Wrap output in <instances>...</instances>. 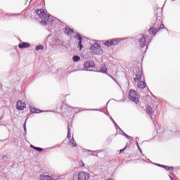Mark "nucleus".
Masks as SVG:
<instances>
[{
    "mask_svg": "<svg viewBox=\"0 0 180 180\" xmlns=\"http://www.w3.org/2000/svg\"><path fill=\"white\" fill-rule=\"evenodd\" d=\"M89 71H94V70H89Z\"/></svg>",
    "mask_w": 180,
    "mask_h": 180,
    "instance_id": "43",
    "label": "nucleus"
},
{
    "mask_svg": "<svg viewBox=\"0 0 180 180\" xmlns=\"http://www.w3.org/2000/svg\"><path fill=\"white\" fill-rule=\"evenodd\" d=\"M90 50L91 53L95 54L96 56H101V54H103V51L101 48L99 44H94L90 47Z\"/></svg>",
    "mask_w": 180,
    "mask_h": 180,
    "instance_id": "5",
    "label": "nucleus"
},
{
    "mask_svg": "<svg viewBox=\"0 0 180 180\" xmlns=\"http://www.w3.org/2000/svg\"><path fill=\"white\" fill-rule=\"evenodd\" d=\"M98 72H102L103 74H106L108 72V65L103 63L100 67Z\"/></svg>",
    "mask_w": 180,
    "mask_h": 180,
    "instance_id": "11",
    "label": "nucleus"
},
{
    "mask_svg": "<svg viewBox=\"0 0 180 180\" xmlns=\"http://www.w3.org/2000/svg\"><path fill=\"white\" fill-rule=\"evenodd\" d=\"M19 49H29L30 44L27 42H22L18 45Z\"/></svg>",
    "mask_w": 180,
    "mask_h": 180,
    "instance_id": "13",
    "label": "nucleus"
},
{
    "mask_svg": "<svg viewBox=\"0 0 180 180\" xmlns=\"http://www.w3.org/2000/svg\"><path fill=\"white\" fill-rule=\"evenodd\" d=\"M157 23H155L153 25V27H150L148 30V33L150 34H153V36H155V34H157V33H158V32H160V30H162V29H164L165 27L164 26V24H161L160 25L158 26Z\"/></svg>",
    "mask_w": 180,
    "mask_h": 180,
    "instance_id": "4",
    "label": "nucleus"
},
{
    "mask_svg": "<svg viewBox=\"0 0 180 180\" xmlns=\"http://www.w3.org/2000/svg\"><path fill=\"white\" fill-rule=\"evenodd\" d=\"M129 99L132 102H134L135 103H137L139 102V94L136 91H134L133 89L129 90Z\"/></svg>",
    "mask_w": 180,
    "mask_h": 180,
    "instance_id": "7",
    "label": "nucleus"
},
{
    "mask_svg": "<svg viewBox=\"0 0 180 180\" xmlns=\"http://www.w3.org/2000/svg\"><path fill=\"white\" fill-rule=\"evenodd\" d=\"M31 148H33L34 150V148H36V146H33V145H30Z\"/></svg>",
    "mask_w": 180,
    "mask_h": 180,
    "instance_id": "37",
    "label": "nucleus"
},
{
    "mask_svg": "<svg viewBox=\"0 0 180 180\" xmlns=\"http://www.w3.org/2000/svg\"><path fill=\"white\" fill-rule=\"evenodd\" d=\"M30 112H32V113H41L44 111L41 110L39 109H37V108H36L34 107V108L30 107Z\"/></svg>",
    "mask_w": 180,
    "mask_h": 180,
    "instance_id": "14",
    "label": "nucleus"
},
{
    "mask_svg": "<svg viewBox=\"0 0 180 180\" xmlns=\"http://www.w3.org/2000/svg\"><path fill=\"white\" fill-rule=\"evenodd\" d=\"M155 165H157V167H160V165H160L158 163H155Z\"/></svg>",
    "mask_w": 180,
    "mask_h": 180,
    "instance_id": "40",
    "label": "nucleus"
},
{
    "mask_svg": "<svg viewBox=\"0 0 180 180\" xmlns=\"http://www.w3.org/2000/svg\"><path fill=\"white\" fill-rule=\"evenodd\" d=\"M87 151L91 152V153H101V150L92 151V150H88Z\"/></svg>",
    "mask_w": 180,
    "mask_h": 180,
    "instance_id": "34",
    "label": "nucleus"
},
{
    "mask_svg": "<svg viewBox=\"0 0 180 180\" xmlns=\"http://www.w3.org/2000/svg\"><path fill=\"white\" fill-rule=\"evenodd\" d=\"M40 180H53V177L49 175H41Z\"/></svg>",
    "mask_w": 180,
    "mask_h": 180,
    "instance_id": "15",
    "label": "nucleus"
},
{
    "mask_svg": "<svg viewBox=\"0 0 180 180\" xmlns=\"http://www.w3.org/2000/svg\"><path fill=\"white\" fill-rule=\"evenodd\" d=\"M111 120H112V123H114L115 126H116V127H118V129H119V126L117 125V124L116 123V122H115V120H113V118L111 117Z\"/></svg>",
    "mask_w": 180,
    "mask_h": 180,
    "instance_id": "30",
    "label": "nucleus"
},
{
    "mask_svg": "<svg viewBox=\"0 0 180 180\" xmlns=\"http://www.w3.org/2000/svg\"><path fill=\"white\" fill-rule=\"evenodd\" d=\"M136 73L135 75V77L134 78V82H141L146 80V79H144V75L143 74V70L136 68Z\"/></svg>",
    "mask_w": 180,
    "mask_h": 180,
    "instance_id": "6",
    "label": "nucleus"
},
{
    "mask_svg": "<svg viewBox=\"0 0 180 180\" xmlns=\"http://www.w3.org/2000/svg\"><path fill=\"white\" fill-rule=\"evenodd\" d=\"M146 110L148 115H153L154 113V110H153L152 107L150 105L147 106Z\"/></svg>",
    "mask_w": 180,
    "mask_h": 180,
    "instance_id": "18",
    "label": "nucleus"
},
{
    "mask_svg": "<svg viewBox=\"0 0 180 180\" xmlns=\"http://www.w3.org/2000/svg\"><path fill=\"white\" fill-rule=\"evenodd\" d=\"M137 85L138 88H139L140 89H144V88H146V86H147L146 84V80H142V82H138Z\"/></svg>",
    "mask_w": 180,
    "mask_h": 180,
    "instance_id": "12",
    "label": "nucleus"
},
{
    "mask_svg": "<svg viewBox=\"0 0 180 180\" xmlns=\"http://www.w3.org/2000/svg\"><path fill=\"white\" fill-rule=\"evenodd\" d=\"M79 50H82L84 49V46L82 45V41H79L78 42Z\"/></svg>",
    "mask_w": 180,
    "mask_h": 180,
    "instance_id": "27",
    "label": "nucleus"
},
{
    "mask_svg": "<svg viewBox=\"0 0 180 180\" xmlns=\"http://www.w3.org/2000/svg\"><path fill=\"white\" fill-rule=\"evenodd\" d=\"M44 46L43 45L37 46L35 48V50H37V51H39V50H44Z\"/></svg>",
    "mask_w": 180,
    "mask_h": 180,
    "instance_id": "22",
    "label": "nucleus"
},
{
    "mask_svg": "<svg viewBox=\"0 0 180 180\" xmlns=\"http://www.w3.org/2000/svg\"><path fill=\"white\" fill-rule=\"evenodd\" d=\"M89 179V173L81 172L78 174L77 180H88Z\"/></svg>",
    "mask_w": 180,
    "mask_h": 180,
    "instance_id": "9",
    "label": "nucleus"
},
{
    "mask_svg": "<svg viewBox=\"0 0 180 180\" xmlns=\"http://www.w3.org/2000/svg\"><path fill=\"white\" fill-rule=\"evenodd\" d=\"M159 166H160V168H165V165H160Z\"/></svg>",
    "mask_w": 180,
    "mask_h": 180,
    "instance_id": "38",
    "label": "nucleus"
},
{
    "mask_svg": "<svg viewBox=\"0 0 180 180\" xmlns=\"http://www.w3.org/2000/svg\"><path fill=\"white\" fill-rule=\"evenodd\" d=\"M68 139H71V129H70V126H68Z\"/></svg>",
    "mask_w": 180,
    "mask_h": 180,
    "instance_id": "25",
    "label": "nucleus"
},
{
    "mask_svg": "<svg viewBox=\"0 0 180 180\" xmlns=\"http://www.w3.org/2000/svg\"><path fill=\"white\" fill-rule=\"evenodd\" d=\"M126 148H127V146H125L123 149H121V150H120V153H123V151H124V150H126Z\"/></svg>",
    "mask_w": 180,
    "mask_h": 180,
    "instance_id": "33",
    "label": "nucleus"
},
{
    "mask_svg": "<svg viewBox=\"0 0 180 180\" xmlns=\"http://www.w3.org/2000/svg\"><path fill=\"white\" fill-rule=\"evenodd\" d=\"M139 151L141 153V154L143 153V151L141 150V148H140V146L137 147Z\"/></svg>",
    "mask_w": 180,
    "mask_h": 180,
    "instance_id": "35",
    "label": "nucleus"
},
{
    "mask_svg": "<svg viewBox=\"0 0 180 180\" xmlns=\"http://www.w3.org/2000/svg\"><path fill=\"white\" fill-rule=\"evenodd\" d=\"M34 150H35L36 151H39V152L43 151V148H39V147H35V148H34Z\"/></svg>",
    "mask_w": 180,
    "mask_h": 180,
    "instance_id": "28",
    "label": "nucleus"
},
{
    "mask_svg": "<svg viewBox=\"0 0 180 180\" xmlns=\"http://www.w3.org/2000/svg\"><path fill=\"white\" fill-rule=\"evenodd\" d=\"M37 15L39 19H42L41 20V25L44 26H51V25L54 24V20H56V18L51 16V15L46 14L44 9H39L37 11Z\"/></svg>",
    "mask_w": 180,
    "mask_h": 180,
    "instance_id": "1",
    "label": "nucleus"
},
{
    "mask_svg": "<svg viewBox=\"0 0 180 180\" xmlns=\"http://www.w3.org/2000/svg\"><path fill=\"white\" fill-rule=\"evenodd\" d=\"M84 68H90L89 63L88 61H86L84 63Z\"/></svg>",
    "mask_w": 180,
    "mask_h": 180,
    "instance_id": "26",
    "label": "nucleus"
},
{
    "mask_svg": "<svg viewBox=\"0 0 180 180\" xmlns=\"http://www.w3.org/2000/svg\"><path fill=\"white\" fill-rule=\"evenodd\" d=\"M155 15H156L155 23H157V26L162 25V20H161L162 19V11H161V8L157 9Z\"/></svg>",
    "mask_w": 180,
    "mask_h": 180,
    "instance_id": "8",
    "label": "nucleus"
},
{
    "mask_svg": "<svg viewBox=\"0 0 180 180\" xmlns=\"http://www.w3.org/2000/svg\"><path fill=\"white\" fill-rule=\"evenodd\" d=\"M69 144L71 146V147H77V141H75V139H74L73 137L70 140Z\"/></svg>",
    "mask_w": 180,
    "mask_h": 180,
    "instance_id": "16",
    "label": "nucleus"
},
{
    "mask_svg": "<svg viewBox=\"0 0 180 180\" xmlns=\"http://www.w3.org/2000/svg\"><path fill=\"white\" fill-rule=\"evenodd\" d=\"M107 141H108V143H112V139L110 138H108Z\"/></svg>",
    "mask_w": 180,
    "mask_h": 180,
    "instance_id": "36",
    "label": "nucleus"
},
{
    "mask_svg": "<svg viewBox=\"0 0 180 180\" xmlns=\"http://www.w3.org/2000/svg\"><path fill=\"white\" fill-rule=\"evenodd\" d=\"M120 131H122V133H123V136H124V137H126V139H127L128 140H130V139H131V136L127 135L126 133H124L123 131V130H122V129H120V127H119Z\"/></svg>",
    "mask_w": 180,
    "mask_h": 180,
    "instance_id": "19",
    "label": "nucleus"
},
{
    "mask_svg": "<svg viewBox=\"0 0 180 180\" xmlns=\"http://www.w3.org/2000/svg\"><path fill=\"white\" fill-rule=\"evenodd\" d=\"M2 86H3L2 84L0 83V90L2 89Z\"/></svg>",
    "mask_w": 180,
    "mask_h": 180,
    "instance_id": "39",
    "label": "nucleus"
},
{
    "mask_svg": "<svg viewBox=\"0 0 180 180\" xmlns=\"http://www.w3.org/2000/svg\"><path fill=\"white\" fill-rule=\"evenodd\" d=\"M79 167H85V163L82 160L79 162Z\"/></svg>",
    "mask_w": 180,
    "mask_h": 180,
    "instance_id": "29",
    "label": "nucleus"
},
{
    "mask_svg": "<svg viewBox=\"0 0 180 180\" xmlns=\"http://www.w3.org/2000/svg\"><path fill=\"white\" fill-rule=\"evenodd\" d=\"M138 140H139V138L136 137V146H137V147H140V146L139 145V141H138Z\"/></svg>",
    "mask_w": 180,
    "mask_h": 180,
    "instance_id": "32",
    "label": "nucleus"
},
{
    "mask_svg": "<svg viewBox=\"0 0 180 180\" xmlns=\"http://www.w3.org/2000/svg\"><path fill=\"white\" fill-rule=\"evenodd\" d=\"M5 158H6V155L3 156V160H5Z\"/></svg>",
    "mask_w": 180,
    "mask_h": 180,
    "instance_id": "41",
    "label": "nucleus"
},
{
    "mask_svg": "<svg viewBox=\"0 0 180 180\" xmlns=\"http://www.w3.org/2000/svg\"><path fill=\"white\" fill-rule=\"evenodd\" d=\"M65 33L68 35L72 34L74 33V30H72L70 27H66L65 30Z\"/></svg>",
    "mask_w": 180,
    "mask_h": 180,
    "instance_id": "17",
    "label": "nucleus"
},
{
    "mask_svg": "<svg viewBox=\"0 0 180 180\" xmlns=\"http://www.w3.org/2000/svg\"><path fill=\"white\" fill-rule=\"evenodd\" d=\"M72 60L73 61H75V63L79 61V60H81V57H79V56H75L72 57Z\"/></svg>",
    "mask_w": 180,
    "mask_h": 180,
    "instance_id": "20",
    "label": "nucleus"
},
{
    "mask_svg": "<svg viewBox=\"0 0 180 180\" xmlns=\"http://www.w3.org/2000/svg\"><path fill=\"white\" fill-rule=\"evenodd\" d=\"M25 108H26V103H23V101L19 100L16 104V109L18 110H23V109H25Z\"/></svg>",
    "mask_w": 180,
    "mask_h": 180,
    "instance_id": "10",
    "label": "nucleus"
},
{
    "mask_svg": "<svg viewBox=\"0 0 180 180\" xmlns=\"http://www.w3.org/2000/svg\"><path fill=\"white\" fill-rule=\"evenodd\" d=\"M135 41H136L141 47V49H144L147 44H150V41L147 40V34H140L135 37Z\"/></svg>",
    "mask_w": 180,
    "mask_h": 180,
    "instance_id": "2",
    "label": "nucleus"
},
{
    "mask_svg": "<svg viewBox=\"0 0 180 180\" xmlns=\"http://www.w3.org/2000/svg\"><path fill=\"white\" fill-rule=\"evenodd\" d=\"M88 63H89V67H90V68H92V67H95V62L90 60Z\"/></svg>",
    "mask_w": 180,
    "mask_h": 180,
    "instance_id": "24",
    "label": "nucleus"
},
{
    "mask_svg": "<svg viewBox=\"0 0 180 180\" xmlns=\"http://www.w3.org/2000/svg\"><path fill=\"white\" fill-rule=\"evenodd\" d=\"M127 38H116L110 40H107L103 44L106 46V47H112V46H117V44H120V41H123V40H126Z\"/></svg>",
    "mask_w": 180,
    "mask_h": 180,
    "instance_id": "3",
    "label": "nucleus"
},
{
    "mask_svg": "<svg viewBox=\"0 0 180 180\" xmlns=\"http://www.w3.org/2000/svg\"><path fill=\"white\" fill-rule=\"evenodd\" d=\"M164 168L165 169H166V171H174V167H169L165 165Z\"/></svg>",
    "mask_w": 180,
    "mask_h": 180,
    "instance_id": "23",
    "label": "nucleus"
},
{
    "mask_svg": "<svg viewBox=\"0 0 180 180\" xmlns=\"http://www.w3.org/2000/svg\"><path fill=\"white\" fill-rule=\"evenodd\" d=\"M75 39H77L79 41H82V37L79 34V33H77L76 36L75 37Z\"/></svg>",
    "mask_w": 180,
    "mask_h": 180,
    "instance_id": "21",
    "label": "nucleus"
},
{
    "mask_svg": "<svg viewBox=\"0 0 180 180\" xmlns=\"http://www.w3.org/2000/svg\"><path fill=\"white\" fill-rule=\"evenodd\" d=\"M117 82V84H119V83H117V82Z\"/></svg>",
    "mask_w": 180,
    "mask_h": 180,
    "instance_id": "44",
    "label": "nucleus"
},
{
    "mask_svg": "<svg viewBox=\"0 0 180 180\" xmlns=\"http://www.w3.org/2000/svg\"><path fill=\"white\" fill-rule=\"evenodd\" d=\"M117 82V84H119V83H117V82Z\"/></svg>",
    "mask_w": 180,
    "mask_h": 180,
    "instance_id": "45",
    "label": "nucleus"
},
{
    "mask_svg": "<svg viewBox=\"0 0 180 180\" xmlns=\"http://www.w3.org/2000/svg\"><path fill=\"white\" fill-rule=\"evenodd\" d=\"M23 128H24V131H25V134H26V133H27V130H26V122L24 123V124H23Z\"/></svg>",
    "mask_w": 180,
    "mask_h": 180,
    "instance_id": "31",
    "label": "nucleus"
},
{
    "mask_svg": "<svg viewBox=\"0 0 180 180\" xmlns=\"http://www.w3.org/2000/svg\"><path fill=\"white\" fill-rule=\"evenodd\" d=\"M15 14H12L11 16H15Z\"/></svg>",
    "mask_w": 180,
    "mask_h": 180,
    "instance_id": "42",
    "label": "nucleus"
}]
</instances>
